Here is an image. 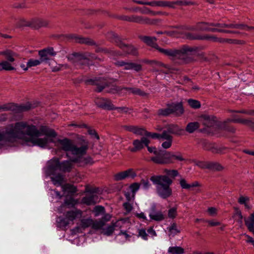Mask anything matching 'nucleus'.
Returning <instances> with one entry per match:
<instances>
[{
    "mask_svg": "<svg viewBox=\"0 0 254 254\" xmlns=\"http://www.w3.org/2000/svg\"><path fill=\"white\" fill-rule=\"evenodd\" d=\"M34 107L30 103H27L19 106L14 104H4L0 106V111H8L10 110H15L17 112L27 111Z\"/></svg>",
    "mask_w": 254,
    "mask_h": 254,
    "instance_id": "9",
    "label": "nucleus"
},
{
    "mask_svg": "<svg viewBox=\"0 0 254 254\" xmlns=\"http://www.w3.org/2000/svg\"><path fill=\"white\" fill-rule=\"evenodd\" d=\"M198 143L203 149L210 151L213 153H221L225 149V147H219L215 144L210 143L205 139H200Z\"/></svg>",
    "mask_w": 254,
    "mask_h": 254,
    "instance_id": "11",
    "label": "nucleus"
},
{
    "mask_svg": "<svg viewBox=\"0 0 254 254\" xmlns=\"http://www.w3.org/2000/svg\"><path fill=\"white\" fill-rule=\"evenodd\" d=\"M87 84L94 85L97 86L95 90L100 92L104 89L107 87H110L111 84L105 79L103 78H95L94 79H89L86 80Z\"/></svg>",
    "mask_w": 254,
    "mask_h": 254,
    "instance_id": "12",
    "label": "nucleus"
},
{
    "mask_svg": "<svg viewBox=\"0 0 254 254\" xmlns=\"http://www.w3.org/2000/svg\"><path fill=\"white\" fill-rule=\"evenodd\" d=\"M249 26L243 24V23H239V24H229V28H235V29H244L245 28H247Z\"/></svg>",
    "mask_w": 254,
    "mask_h": 254,
    "instance_id": "58",
    "label": "nucleus"
},
{
    "mask_svg": "<svg viewBox=\"0 0 254 254\" xmlns=\"http://www.w3.org/2000/svg\"><path fill=\"white\" fill-rule=\"evenodd\" d=\"M41 63L40 60H34L31 59L27 62V66L29 67L37 66Z\"/></svg>",
    "mask_w": 254,
    "mask_h": 254,
    "instance_id": "57",
    "label": "nucleus"
},
{
    "mask_svg": "<svg viewBox=\"0 0 254 254\" xmlns=\"http://www.w3.org/2000/svg\"><path fill=\"white\" fill-rule=\"evenodd\" d=\"M158 7H168L174 8L175 6L172 5L171 1L158 0Z\"/></svg>",
    "mask_w": 254,
    "mask_h": 254,
    "instance_id": "50",
    "label": "nucleus"
},
{
    "mask_svg": "<svg viewBox=\"0 0 254 254\" xmlns=\"http://www.w3.org/2000/svg\"><path fill=\"white\" fill-rule=\"evenodd\" d=\"M0 55L4 56L7 62H14L15 60V57L17 56V55L15 53L9 50L0 52Z\"/></svg>",
    "mask_w": 254,
    "mask_h": 254,
    "instance_id": "32",
    "label": "nucleus"
},
{
    "mask_svg": "<svg viewBox=\"0 0 254 254\" xmlns=\"http://www.w3.org/2000/svg\"><path fill=\"white\" fill-rule=\"evenodd\" d=\"M7 141L8 138L7 136H6L5 132L0 133V145H2Z\"/></svg>",
    "mask_w": 254,
    "mask_h": 254,
    "instance_id": "64",
    "label": "nucleus"
},
{
    "mask_svg": "<svg viewBox=\"0 0 254 254\" xmlns=\"http://www.w3.org/2000/svg\"><path fill=\"white\" fill-rule=\"evenodd\" d=\"M145 136L150 137L152 138L160 139L162 137V133L161 134H159L155 132H149L146 130Z\"/></svg>",
    "mask_w": 254,
    "mask_h": 254,
    "instance_id": "56",
    "label": "nucleus"
},
{
    "mask_svg": "<svg viewBox=\"0 0 254 254\" xmlns=\"http://www.w3.org/2000/svg\"><path fill=\"white\" fill-rule=\"evenodd\" d=\"M180 184L182 189L189 190H191L192 188L199 186V184L198 182H194L191 184H188L185 179H181L180 180Z\"/></svg>",
    "mask_w": 254,
    "mask_h": 254,
    "instance_id": "33",
    "label": "nucleus"
},
{
    "mask_svg": "<svg viewBox=\"0 0 254 254\" xmlns=\"http://www.w3.org/2000/svg\"><path fill=\"white\" fill-rule=\"evenodd\" d=\"M71 161L74 163H79L81 165L92 164L93 163L92 159L90 157L84 158H75L72 159Z\"/></svg>",
    "mask_w": 254,
    "mask_h": 254,
    "instance_id": "35",
    "label": "nucleus"
},
{
    "mask_svg": "<svg viewBox=\"0 0 254 254\" xmlns=\"http://www.w3.org/2000/svg\"><path fill=\"white\" fill-rule=\"evenodd\" d=\"M196 24L198 31L216 32L217 28L211 27L209 22L202 21L197 22Z\"/></svg>",
    "mask_w": 254,
    "mask_h": 254,
    "instance_id": "25",
    "label": "nucleus"
},
{
    "mask_svg": "<svg viewBox=\"0 0 254 254\" xmlns=\"http://www.w3.org/2000/svg\"><path fill=\"white\" fill-rule=\"evenodd\" d=\"M80 226L82 228L85 229L90 226L94 229H99L104 226V222L101 221H94L92 219H82L80 221Z\"/></svg>",
    "mask_w": 254,
    "mask_h": 254,
    "instance_id": "13",
    "label": "nucleus"
},
{
    "mask_svg": "<svg viewBox=\"0 0 254 254\" xmlns=\"http://www.w3.org/2000/svg\"><path fill=\"white\" fill-rule=\"evenodd\" d=\"M62 36L66 38L68 40H72L76 43L78 42V39L79 37V36L75 35V34H67V35H62Z\"/></svg>",
    "mask_w": 254,
    "mask_h": 254,
    "instance_id": "53",
    "label": "nucleus"
},
{
    "mask_svg": "<svg viewBox=\"0 0 254 254\" xmlns=\"http://www.w3.org/2000/svg\"><path fill=\"white\" fill-rule=\"evenodd\" d=\"M171 114L169 105L168 108L165 109H161L158 111V115L159 116H167Z\"/></svg>",
    "mask_w": 254,
    "mask_h": 254,
    "instance_id": "52",
    "label": "nucleus"
},
{
    "mask_svg": "<svg viewBox=\"0 0 254 254\" xmlns=\"http://www.w3.org/2000/svg\"><path fill=\"white\" fill-rule=\"evenodd\" d=\"M169 105L171 114H174L176 116H180L184 113V110L181 103H172Z\"/></svg>",
    "mask_w": 254,
    "mask_h": 254,
    "instance_id": "21",
    "label": "nucleus"
},
{
    "mask_svg": "<svg viewBox=\"0 0 254 254\" xmlns=\"http://www.w3.org/2000/svg\"><path fill=\"white\" fill-rule=\"evenodd\" d=\"M95 102L99 107L104 109L111 110H114L115 108V106L112 103L111 100L107 99L97 98L95 100Z\"/></svg>",
    "mask_w": 254,
    "mask_h": 254,
    "instance_id": "17",
    "label": "nucleus"
},
{
    "mask_svg": "<svg viewBox=\"0 0 254 254\" xmlns=\"http://www.w3.org/2000/svg\"><path fill=\"white\" fill-rule=\"evenodd\" d=\"M48 139L46 137H44L43 138H38L34 139L33 142L34 143V144L40 147H44L48 143Z\"/></svg>",
    "mask_w": 254,
    "mask_h": 254,
    "instance_id": "46",
    "label": "nucleus"
},
{
    "mask_svg": "<svg viewBox=\"0 0 254 254\" xmlns=\"http://www.w3.org/2000/svg\"><path fill=\"white\" fill-rule=\"evenodd\" d=\"M55 143V146L60 150L70 152L72 154L78 157L85 155L89 148L88 141L83 138L76 144H75L73 140L66 137L58 139Z\"/></svg>",
    "mask_w": 254,
    "mask_h": 254,
    "instance_id": "4",
    "label": "nucleus"
},
{
    "mask_svg": "<svg viewBox=\"0 0 254 254\" xmlns=\"http://www.w3.org/2000/svg\"><path fill=\"white\" fill-rule=\"evenodd\" d=\"M117 18L120 20L128 21L129 22H134L141 24L147 25H154L156 24L159 21L158 19H151L147 17L137 15H122L118 16Z\"/></svg>",
    "mask_w": 254,
    "mask_h": 254,
    "instance_id": "8",
    "label": "nucleus"
},
{
    "mask_svg": "<svg viewBox=\"0 0 254 254\" xmlns=\"http://www.w3.org/2000/svg\"><path fill=\"white\" fill-rule=\"evenodd\" d=\"M223 169L224 167L218 162L209 161L208 169L213 171H220L223 170Z\"/></svg>",
    "mask_w": 254,
    "mask_h": 254,
    "instance_id": "39",
    "label": "nucleus"
},
{
    "mask_svg": "<svg viewBox=\"0 0 254 254\" xmlns=\"http://www.w3.org/2000/svg\"><path fill=\"white\" fill-rule=\"evenodd\" d=\"M97 52H102L104 54H110L111 55H115L116 52L110 49H107V48H99Z\"/></svg>",
    "mask_w": 254,
    "mask_h": 254,
    "instance_id": "60",
    "label": "nucleus"
},
{
    "mask_svg": "<svg viewBox=\"0 0 254 254\" xmlns=\"http://www.w3.org/2000/svg\"><path fill=\"white\" fill-rule=\"evenodd\" d=\"M85 191L90 192L91 194L83 197L82 199V202L86 205H90L95 204L98 201V196L94 194L97 192V189H92L87 186L86 187Z\"/></svg>",
    "mask_w": 254,
    "mask_h": 254,
    "instance_id": "10",
    "label": "nucleus"
},
{
    "mask_svg": "<svg viewBox=\"0 0 254 254\" xmlns=\"http://www.w3.org/2000/svg\"><path fill=\"white\" fill-rule=\"evenodd\" d=\"M56 54V52L54 51V48L52 47L44 49L39 51L38 53L41 63H47L51 60L52 57L55 56Z\"/></svg>",
    "mask_w": 254,
    "mask_h": 254,
    "instance_id": "15",
    "label": "nucleus"
},
{
    "mask_svg": "<svg viewBox=\"0 0 254 254\" xmlns=\"http://www.w3.org/2000/svg\"><path fill=\"white\" fill-rule=\"evenodd\" d=\"M188 103L189 105L194 109H198L200 108V102L194 99H189L188 100Z\"/></svg>",
    "mask_w": 254,
    "mask_h": 254,
    "instance_id": "54",
    "label": "nucleus"
},
{
    "mask_svg": "<svg viewBox=\"0 0 254 254\" xmlns=\"http://www.w3.org/2000/svg\"><path fill=\"white\" fill-rule=\"evenodd\" d=\"M149 217L152 220L156 221H161L165 218V216L161 211H157L155 205L152 206L149 213Z\"/></svg>",
    "mask_w": 254,
    "mask_h": 254,
    "instance_id": "18",
    "label": "nucleus"
},
{
    "mask_svg": "<svg viewBox=\"0 0 254 254\" xmlns=\"http://www.w3.org/2000/svg\"><path fill=\"white\" fill-rule=\"evenodd\" d=\"M125 176V178H134L136 176V173L132 169H129L124 171Z\"/></svg>",
    "mask_w": 254,
    "mask_h": 254,
    "instance_id": "51",
    "label": "nucleus"
},
{
    "mask_svg": "<svg viewBox=\"0 0 254 254\" xmlns=\"http://www.w3.org/2000/svg\"><path fill=\"white\" fill-rule=\"evenodd\" d=\"M230 121L235 123H240L246 125L254 131V119H244L238 118L232 119Z\"/></svg>",
    "mask_w": 254,
    "mask_h": 254,
    "instance_id": "26",
    "label": "nucleus"
},
{
    "mask_svg": "<svg viewBox=\"0 0 254 254\" xmlns=\"http://www.w3.org/2000/svg\"><path fill=\"white\" fill-rule=\"evenodd\" d=\"M15 68L13 67L11 64L7 61H2L0 63V71L2 70L6 71H10L14 70Z\"/></svg>",
    "mask_w": 254,
    "mask_h": 254,
    "instance_id": "40",
    "label": "nucleus"
},
{
    "mask_svg": "<svg viewBox=\"0 0 254 254\" xmlns=\"http://www.w3.org/2000/svg\"><path fill=\"white\" fill-rule=\"evenodd\" d=\"M62 188L64 190L71 193H75L77 191L76 187L69 184H66L63 185Z\"/></svg>",
    "mask_w": 254,
    "mask_h": 254,
    "instance_id": "45",
    "label": "nucleus"
},
{
    "mask_svg": "<svg viewBox=\"0 0 254 254\" xmlns=\"http://www.w3.org/2000/svg\"><path fill=\"white\" fill-rule=\"evenodd\" d=\"M76 203V201L73 198H66L65 199L64 204L61 205V208H63L65 206H67L68 208L73 207Z\"/></svg>",
    "mask_w": 254,
    "mask_h": 254,
    "instance_id": "42",
    "label": "nucleus"
},
{
    "mask_svg": "<svg viewBox=\"0 0 254 254\" xmlns=\"http://www.w3.org/2000/svg\"><path fill=\"white\" fill-rule=\"evenodd\" d=\"M148 151L153 153L156 156L151 157L150 160L155 164L160 165H167L173 164L175 160L182 161L184 160L182 154L180 152L176 154L172 152L160 149L157 150L155 147L146 146Z\"/></svg>",
    "mask_w": 254,
    "mask_h": 254,
    "instance_id": "5",
    "label": "nucleus"
},
{
    "mask_svg": "<svg viewBox=\"0 0 254 254\" xmlns=\"http://www.w3.org/2000/svg\"><path fill=\"white\" fill-rule=\"evenodd\" d=\"M77 43L80 44H84L90 46L96 45V43L92 39L89 38L83 37L80 36Z\"/></svg>",
    "mask_w": 254,
    "mask_h": 254,
    "instance_id": "43",
    "label": "nucleus"
},
{
    "mask_svg": "<svg viewBox=\"0 0 254 254\" xmlns=\"http://www.w3.org/2000/svg\"><path fill=\"white\" fill-rule=\"evenodd\" d=\"M59 172V171H55V173L54 174H50L48 172L47 168L46 171V173L48 176H52L51 177V179L54 185L61 186L64 182V176Z\"/></svg>",
    "mask_w": 254,
    "mask_h": 254,
    "instance_id": "22",
    "label": "nucleus"
},
{
    "mask_svg": "<svg viewBox=\"0 0 254 254\" xmlns=\"http://www.w3.org/2000/svg\"><path fill=\"white\" fill-rule=\"evenodd\" d=\"M117 222L115 223L112 222L106 229H104L103 231V234L107 236H111L114 232L115 227H117Z\"/></svg>",
    "mask_w": 254,
    "mask_h": 254,
    "instance_id": "41",
    "label": "nucleus"
},
{
    "mask_svg": "<svg viewBox=\"0 0 254 254\" xmlns=\"http://www.w3.org/2000/svg\"><path fill=\"white\" fill-rule=\"evenodd\" d=\"M49 24V21L42 18H35L32 19L31 28L39 29L42 27H47Z\"/></svg>",
    "mask_w": 254,
    "mask_h": 254,
    "instance_id": "19",
    "label": "nucleus"
},
{
    "mask_svg": "<svg viewBox=\"0 0 254 254\" xmlns=\"http://www.w3.org/2000/svg\"><path fill=\"white\" fill-rule=\"evenodd\" d=\"M185 36L186 39L190 40H204V39H215L216 38L214 36H202L199 35L195 34L193 33L187 32L185 34Z\"/></svg>",
    "mask_w": 254,
    "mask_h": 254,
    "instance_id": "29",
    "label": "nucleus"
},
{
    "mask_svg": "<svg viewBox=\"0 0 254 254\" xmlns=\"http://www.w3.org/2000/svg\"><path fill=\"white\" fill-rule=\"evenodd\" d=\"M71 162L64 161L60 163L58 158H54L49 162L48 172L50 174H54L55 171L69 172L72 167Z\"/></svg>",
    "mask_w": 254,
    "mask_h": 254,
    "instance_id": "7",
    "label": "nucleus"
},
{
    "mask_svg": "<svg viewBox=\"0 0 254 254\" xmlns=\"http://www.w3.org/2000/svg\"><path fill=\"white\" fill-rule=\"evenodd\" d=\"M150 140L146 137H142L140 140L135 139L133 140L132 144L134 147L130 149V151L132 152H136L143 148L144 145L147 146L150 143Z\"/></svg>",
    "mask_w": 254,
    "mask_h": 254,
    "instance_id": "16",
    "label": "nucleus"
},
{
    "mask_svg": "<svg viewBox=\"0 0 254 254\" xmlns=\"http://www.w3.org/2000/svg\"><path fill=\"white\" fill-rule=\"evenodd\" d=\"M172 5L175 6V5L179 6H187L192 5L193 3L190 1H187L186 0H178L176 1H172Z\"/></svg>",
    "mask_w": 254,
    "mask_h": 254,
    "instance_id": "47",
    "label": "nucleus"
},
{
    "mask_svg": "<svg viewBox=\"0 0 254 254\" xmlns=\"http://www.w3.org/2000/svg\"><path fill=\"white\" fill-rule=\"evenodd\" d=\"M67 58L69 61L77 66V68H81L83 65L88 64L89 60H95L97 57L90 53H73L68 55Z\"/></svg>",
    "mask_w": 254,
    "mask_h": 254,
    "instance_id": "6",
    "label": "nucleus"
},
{
    "mask_svg": "<svg viewBox=\"0 0 254 254\" xmlns=\"http://www.w3.org/2000/svg\"><path fill=\"white\" fill-rule=\"evenodd\" d=\"M166 130H163V132H166L168 134H173L176 135H181L182 132L184 131L183 128H180L176 124H169L165 127Z\"/></svg>",
    "mask_w": 254,
    "mask_h": 254,
    "instance_id": "20",
    "label": "nucleus"
},
{
    "mask_svg": "<svg viewBox=\"0 0 254 254\" xmlns=\"http://www.w3.org/2000/svg\"><path fill=\"white\" fill-rule=\"evenodd\" d=\"M107 38L111 42L115 43L118 47L122 42L119 36L113 32H108L107 34Z\"/></svg>",
    "mask_w": 254,
    "mask_h": 254,
    "instance_id": "34",
    "label": "nucleus"
},
{
    "mask_svg": "<svg viewBox=\"0 0 254 254\" xmlns=\"http://www.w3.org/2000/svg\"><path fill=\"white\" fill-rule=\"evenodd\" d=\"M32 19L27 20L25 19H21L19 21L18 25L19 26H27L31 28Z\"/></svg>",
    "mask_w": 254,
    "mask_h": 254,
    "instance_id": "55",
    "label": "nucleus"
},
{
    "mask_svg": "<svg viewBox=\"0 0 254 254\" xmlns=\"http://www.w3.org/2000/svg\"><path fill=\"white\" fill-rule=\"evenodd\" d=\"M199 127V124L198 122L189 123L186 126V130L188 132L191 133L198 129Z\"/></svg>",
    "mask_w": 254,
    "mask_h": 254,
    "instance_id": "37",
    "label": "nucleus"
},
{
    "mask_svg": "<svg viewBox=\"0 0 254 254\" xmlns=\"http://www.w3.org/2000/svg\"><path fill=\"white\" fill-rule=\"evenodd\" d=\"M69 220L66 217L65 218L59 217L57 222L60 227H65L69 224Z\"/></svg>",
    "mask_w": 254,
    "mask_h": 254,
    "instance_id": "49",
    "label": "nucleus"
},
{
    "mask_svg": "<svg viewBox=\"0 0 254 254\" xmlns=\"http://www.w3.org/2000/svg\"><path fill=\"white\" fill-rule=\"evenodd\" d=\"M164 173L166 175L153 176L150 178V180L156 185V192L162 198L166 199L171 197L173 190L170 186L173 184V180L179 175L177 170H164Z\"/></svg>",
    "mask_w": 254,
    "mask_h": 254,
    "instance_id": "2",
    "label": "nucleus"
},
{
    "mask_svg": "<svg viewBox=\"0 0 254 254\" xmlns=\"http://www.w3.org/2000/svg\"><path fill=\"white\" fill-rule=\"evenodd\" d=\"M93 212H94L95 216L97 217L101 214H105V209L103 206L97 205L94 208Z\"/></svg>",
    "mask_w": 254,
    "mask_h": 254,
    "instance_id": "48",
    "label": "nucleus"
},
{
    "mask_svg": "<svg viewBox=\"0 0 254 254\" xmlns=\"http://www.w3.org/2000/svg\"><path fill=\"white\" fill-rule=\"evenodd\" d=\"M119 47L128 54L133 56L137 55L138 53L136 49L132 45L125 44L122 42Z\"/></svg>",
    "mask_w": 254,
    "mask_h": 254,
    "instance_id": "27",
    "label": "nucleus"
},
{
    "mask_svg": "<svg viewBox=\"0 0 254 254\" xmlns=\"http://www.w3.org/2000/svg\"><path fill=\"white\" fill-rule=\"evenodd\" d=\"M123 89L133 93V94L138 95L141 96H146L148 95L147 93L137 88L125 87Z\"/></svg>",
    "mask_w": 254,
    "mask_h": 254,
    "instance_id": "38",
    "label": "nucleus"
},
{
    "mask_svg": "<svg viewBox=\"0 0 254 254\" xmlns=\"http://www.w3.org/2000/svg\"><path fill=\"white\" fill-rule=\"evenodd\" d=\"M114 179L116 181H119L125 179L126 178L124 171L114 175Z\"/></svg>",
    "mask_w": 254,
    "mask_h": 254,
    "instance_id": "62",
    "label": "nucleus"
},
{
    "mask_svg": "<svg viewBox=\"0 0 254 254\" xmlns=\"http://www.w3.org/2000/svg\"><path fill=\"white\" fill-rule=\"evenodd\" d=\"M124 128L130 132L139 135H145L146 130L143 127H139L134 126H125Z\"/></svg>",
    "mask_w": 254,
    "mask_h": 254,
    "instance_id": "24",
    "label": "nucleus"
},
{
    "mask_svg": "<svg viewBox=\"0 0 254 254\" xmlns=\"http://www.w3.org/2000/svg\"><path fill=\"white\" fill-rule=\"evenodd\" d=\"M39 131L40 133L41 132L43 134L49 137H55L57 136V133L54 129L50 128L47 126H41Z\"/></svg>",
    "mask_w": 254,
    "mask_h": 254,
    "instance_id": "31",
    "label": "nucleus"
},
{
    "mask_svg": "<svg viewBox=\"0 0 254 254\" xmlns=\"http://www.w3.org/2000/svg\"><path fill=\"white\" fill-rule=\"evenodd\" d=\"M177 209L176 207H174L169 209L168 213V217L172 219L175 218L177 214Z\"/></svg>",
    "mask_w": 254,
    "mask_h": 254,
    "instance_id": "59",
    "label": "nucleus"
},
{
    "mask_svg": "<svg viewBox=\"0 0 254 254\" xmlns=\"http://www.w3.org/2000/svg\"><path fill=\"white\" fill-rule=\"evenodd\" d=\"M82 215V211L78 209L67 211L64 214L65 217L68 219L70 221H73L76 218H80Z\"/></svg>",
    "mask_w": 254,
    "mask_h": 254,
    "instance_id": "23",
    "label": "nucleus"
},
{
    "mask_svg": "<svg viewBox=\"0 0 254 254\" xmlns=\"http://www.w3.org/2000/svg\"><path fill=\"white\" fill-rule=\"evenodd\" d=\"M201 119L203 125L206 127H211L216 123V118L213 116L204 115Z\"/></svg>",
    "mask_w": 254,
    "mask_h": 254,
    "instance_id": "30",
    "label": "nucleus"
},
{
    "mask_svg": "<svg viewBox=\"0 0 254 254\" xmlns=\"http://www.w3.org/2000/svg\"><path fill=\"white\" fill-rule=\"evenodd\" d=\"M168 252L172 254H183L185 250L181 247H171L169 248Z\"/></svg>",
    "mask_w": 254,
    "mask_h": 254,
    "instance_id": "44",
    "label": "nucleus"
},
{
    "mask_svg": "<svg viewBox=\"0 0 254 254\" xmlns=\"http://www.w3.org/2000/svg\"><path fill=\"white\" fill-rule=\"evenodd\" d=\"M140 40L147 45L156 49L160 53L171 58H177L182 60L184 64L193 63L201 60L204 61L208 60L204 52H202L200 47H190L185 46L180 50L175 49H163L160 48L157 44V39L155 37L147 36H139Z\"/></svg>",
    "mask_w": 254,
    "mask_h": 254,
    "instance_id": "1",
    "label": "nucleus"
},
{
    "mask_svg": "<svg viewBox=\"0 0 254 254\" xmlns=\"http://www.w3.org/2000/svg\"><path fill=\"white\" fill-rule=\"evenodd\" d=\"M209 161H199L197 163L196 165L202 169L209 168Z\"/></svg>",
    "mask_w": 254,
    "mask_h": 254,
    "instance_id": "63",
    "label": "nucleus"
},
{
    "mask_svg": "<svg viewBox=\"0 0 254 254\" xmlns=\"http://www.w3.org/2000/svg\"><path fill=\"white\" fill-rule=\"evenodd\" d=\"M169 231L171 233H173L174 235L180 233V230L177 228V224L175 223L171 224V226L169 228Z\"/></svg>",
    "mask_w": 254,
    "mask_h": 254,
    "instance_id": "61",
    "label": "nucleus"
},
{
    "mask_svg": "<svg viewBox=\"0 0 254 254\" xmlns=\"http://www.w3.org/2000/svg\"><path fill=\"white\" fill-rule=\"evenodd\" d=\"M114 64L118 67L124 66L125 70L133 69L138 72L142 69L141 64L124 61H117L114 63Z\"/></svg>",
    "mask_w": 254,
    "mask_h": 254,
    "instance_id": "14",
    "label": "nucleus"
},
{
    "mask_svg": "<svg viewBox=\"0 0 254 254\" xmlns=\"http://www.w3.org/2000/svg\"><path fill=\"white\" fill-rule=\"evenodd\" d=\"M5 132L8 142H12L16 138H23L27 135L30 136H39L40 133L35 126L29 125L26 122H18L10 124L5 127Z\"/></svg>",
    "mask_w": 254,
    "mask_h": 254,
    "instance_id": "3",
    "label": "nucleus"
},
{
    "mask_svg": "<svg viewBox=\"0 0 254 254\" xmlns=\"http://www.w3.org/2000/svg\"><path fill=\"white\" fill-rule=\"evenodd\" d=\"M245 221L249 231L253 232L254 235V214H252Z\"/></svg>",
    "mask_w": 254,
    "mask_h": 254,
    "instance_id": "36",
    "label": "nucleus"
},
{
    "mask_svg": "<svg viewBox=\"0 0 254 254\" xmlns=\"http://www.w3.org/2000/svg\"><path fill=\"white\" fill-rule=\"evenodd\" d=\"M162 139H165L166 141L162 143V147L164 149L169 148L173 142V136L166 132H162Z\"/></svg>",
    "mask_w": 254,
    "mask_h": 254,
    "instance_id": "28",
    "label": "nucleus"
}]
</instances>
